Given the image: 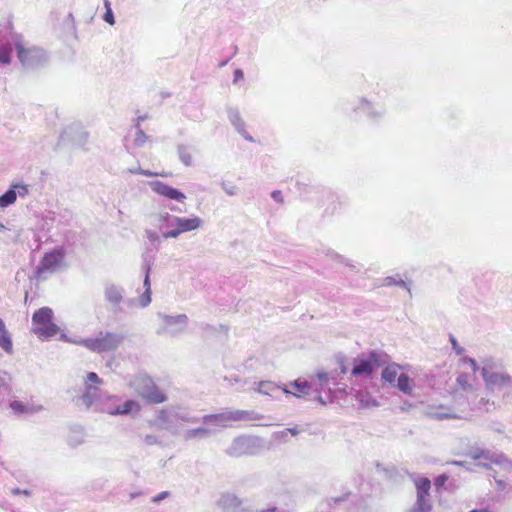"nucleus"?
Instances as JSON below:
<instances>
[{"label":"nucleus","mask_w":512,"mask_h":512,"mask_svg":"<svg viewBox=\"0 0 512 512\" xmlns=\"http://www.w3.org/2000/svg\"><path fill=\"white\" fill-rule=\"evenodd\" d=\"M172 408L175 426L179 422L191 424L202 422L205 425L225 428L228 427L229 422L260 419V416L257 413L247 410L225 411L216 414H206L203 417H197L192 415L186 408L179 406H172Z\"/></svg>","instance_id":"f257e3e1"},{"label":"nucleus","mask_w":512,"mask_h":512,"mask_svg":"<svg viewBox=\"0 0 512 512\" xmlns=\"http://www.w3.org/2000/svg\"><path fill=\"white\" fill-rule=\"evenodd\" d=\"M124 340L125 335L123 333L100 331L95 338L69 341L71 343L81 345L92 352L102 354L105 352L116 351Z\"/></svg>","instance_id":"f03ea898"},{"label":"nucleus","mask_w":512,"mask_h":512,"mask_svg":"<svg viewBox=\"0 0 512 512\" xmlns=\"http://www.w3.org/2000/svg\"><path fill=\"white\" fill-rule=\"evenodd\" d=\"M387 361L388 355L383 351L370 350L368 353H361L353 360L351 375L354 377H371Z\"/></svg>","instance_id":"7ed1b4c3"},{"label":"nucleus","mask_w":512,"mask_h":512,"mask_svg":"<svg viewBox=\"0 0 512 512\" xmlns=\"http://www.w3.org/2000/svg\"><path fill=\"white\" fill-rule=\"evenodd\" d=\"M103 296L110 310L115 315L124 312V306L128 309L138 307L136 298H126L125 289L119 284L106 282L103 286Z\"/></svg>","instance_id":"20e7f679"},{"label":"nucleus","mask_w":512,"mask_h":512,"mask_svg":"<svg viewBox=\"0 0 512 512\" xmlns=\"http://www.w3.org/2000/svg\"><path fill=\"white\" fill-rule=\"evenodd\" d=\"M491 369L490 360H486L481 374L487 388L494 393H502L503 397L509 396L512 393V377L507 373L493 372Z\"/></svg>","instance_id":"39448f33"},{"label":"nucleus","mask_w":512,"mask_h":512,"mask_svg":"<svg viewBox=\"0 0 512 512\" xmlns=\"http://www.w3.org/2000/svg\"><path fill=\"white\" fill-rule=\"evenodd\" d=\"M134 391L147 403L160 404L167 400V396L158 388L153 380L146 375H139L131 382Z\"/></svg>","instance_id":"423d86ee"},{"label":"nucleus","mask_w":512,"mask_h":512,"mask_svg":"<svg viewBox=\"0 0 512 512\" xmlns=\"http://www.w3.org/2000/svg\"><path fill=\"white\" fill-rule=\"evenodd\" d=\"M65 256L66 251L61 246L55 247L54 249L45 252L39 264L34 270L35 278L38 280L47 279L48 274H53L61 267Z\"/></svg>","instance_id":"0eeeda50"},{"label":"nucleus","mask_w":512,"mask_h":512,"mask_svg":"<svg viewBox=\"0 0 512 512\" xmlns=\"http://www.w3.org/2000/svg\"><path fill=\"white\" fill-rule=\"evenodd\" d=\"M53 317V310L49 307H41L33 313L34 333L40 339H48L58 333L59 327L53 322Z\"/></svg>","instance_id":"6e6552de"},{"label":"nucleus","mask_w":512,"mask_h":512,"mask_svg":"<svg viewBox=\"0 0 512 512\" xmlns=\"http://www.w3.org/2000/svg\"><path fill=\"white\" fill-rule=\"evenodd\" d=\"M263 447L262 440L256 436L242 435L233 439L231 445L226 449V454L231 457L255 455Z\"/></svg>","instance_id":"1a4fd4ad"},{"label":"nucleus","mask_w":512,"mask_h":512,"mask_svg":"<svg viewBox=\"0 0 512 512\" xmlns=\"http://www.w3.org/2000/svg\"><path fill=\"white\" fill-rule=\"evenodd\" d=\"M17 56L21 64L25 67H38L45 63V51L39 47H25L22 40L15 41Z\"/></svg>","instance_id":"9d476101"},{"label":"nucleus","mask_w":512,"mask_h":512,"mask_svg":"<svg viewBox=\"0 0 512 512\" xmlns=\"http://www.w3.org/2000/svg\"><path fill=\"white\" fill-rule=\"evenodd\" d=\"M158 317L162 319L164 324L157 330L158 335L167 334L172 337H176L182 334L188 325V317L186 314L171 316L159 313Z\"/></svg>","instance_id":"9b49d317"},{"label":"nucleus","mask_w":512,"mask_h":512,"mask_svg":"<svg viewBox=\"0 0 512 512\" xmlns=\"http://www.w3.org/2000/svg\"><path fill=\"white\" fill-rule=\"evenodd\" d=\"M86 130H62L57 142L58 149L74 150L84 148L88 140Z\"/></svg>","instance_id":"f8f14e48"},{"label":"nucleus","mask_w":512,"mask_h":512,"mask_svg":"<svg viewBox=\"0 0 512 512\" xmlns=\"http://www.w3.org/2000/svg\"><path fill=\"white\" fill-rule=\"evenodd\" d=\"M30 185L19 181L12 182L9 188L0 195V208L4 209L13 205L17 198L24 199L29 195Z\"/></svg>","instance_id":"ddd939ff"},{"label":"nucleus","mask_w":512,"mask_h":512,"mask_svg":"<svg viewBox=\"0 0 512 512\" xmlns=\"http://www.w3.org/2000/svg\"><path fill=\"white\" fill-rule=\"evenodd\" d=\"M154 257L153 256H144L143 257V265L142 271L144 273L143 287L144 292L136 298L137 306L140 308H145L151 303V282H150V273L153 266Z\"/></svg>","instance_id":"4468645a"},{"label":"nucleus","mask_w":512,"mask_h":512,"mask_svg":"<svg viewBox=\"0 0 512 512\" xmlns=\"http://www.w3.org/2000/svg\"><path fill=\"white\" fill-rule=\"evenodd\" d=\"M469 455L474 460L484 459L491 463L501 466L504 469H510L512 467V461H510L503 453L493 452L486 449H474L469 452Z\"/></svg>","instance_id":"2eb2a0df"},{"label":"nucleus","mask_w":512,"mask_h":512,"mask_svg":"<svg viewBox=\"0 0 512 512\" xmlns=\"http://www.w3.org/2000/svg\"><path fill=\"white\" fill-rule=\"evenodd\" d=\"M149 186L154 193L163 196L167 199L174 200L177 202H183L186 199L185 194L181 190L169 186L168 184L162 181H151L149 182Z\"/></svg>","instance_id":"dca6fc26"},{"label":"nucleus","mask_w":512,"mask_h":512,"mask_svg":"<svg viewBox=\"0 0 512 512\" xmlns=\"http://www.w3.org/2000/svg\"><path fill=\"white\" fill-rule=\"evenodd\" d=\"M147 135L144 130H129V133L124 136L123 145L125 149L130 152L136 148H142L147 142Z\"/></svg>","instance_id":"f3484780"},{"label":"nucleus","mask_w":512,"mask_h":512,"mask_svg":"<svg viewBox=\"0 0 512 512\" xmlns=\"http://www.w3.org/2000/svg\"><path fill=\"white\" fill-rule=\"evenodd\" d=\"M157 425L159 428L168 430L172 434L177 435L179 433L177 427L174 424L173 408L169 407L159 411L157 415Z\"/></svg>","instance_id":"a211bd4d"},{"label":"nucleus","mask_w":512,"mask_h":512,"mask_svg":"<svg viewBox=\"0 0 512 512\" xmlns=\"http://www.w3.org/2000/svg\"><path fill=\"white\" fill-rule=\"evenodd\" d=\"M170 220L176 222V226L180 229L182 233L197 230L203 224V221L198 216H192L189 218L178 217V218H170Z\"/></svg>","instance_id":"6ab92c4d"},{"label":"nucleus","mask_w":512,"mask_h":512,"mask_svg":"<svg viewBox=\"0 0 512 512\" xmlns=\"http://www.w3.org/2000/svg\"><path fill=\"white\" fill-rule=\"evenodd\" d=\"M101 391L98 386L92 385L91 383L85 382V390L80 400L86 408H90L93 405H96L100 398Z\"/></svg>","instance_id":"aec40b11"},{"label":"nucleus","mask_w":512,"mask_h":512,"mask_svg":"<svg viewBox=\"0 0 512 512\" xmlns=\"http://www.w3.org/2000/svg\"><path fill=\"white\" fill-rule=\"evenodd\" d=\"M140 408L141 407L137 401L129 399L123 404L118 405L116 408L107 411V413L110 415H130L133 412H139Z\"/></svg>","instance_id":"412c9836"},{"label":"nucleus","mask_w":512,"mask_h":512,"mask_svg":"<svg viewBox=\"0 0 512 512\" xmlns=\"http://www.w3.org/2000/svg\"><path fill=\"white\" fill-rule=\"evenodd\" d=\"M214 433V430L207 427L191 428L184 431L183 439L190 441L194 439H206Z\"/></svg>","instance_id":"4be33fe9"},{"label":"nucleus","mask_w":512,"mask_h":512,"mask_svg":"<svg viewBox=\"0 0 512 512\" xmlns=\"http://www.w3.org/2000/svg\"><path fill=\"white\" fill-rule=\"evenodd\" d=\"M218 504L223 509L236 510L241 506V500L232 493H225L221 495Z\"/></svg>","instance_id":"5701e85b"},{"label":"nucleus","mask_w":512,"mask_h":512,"mask_svg":"<svg viewBox=\"0 0 512 512\" xmlns=\"http://www.w3.org/2000/svg\"><path fill=\"white\" fill-rule=\"evenodd\" d=\"M399 369H401V366L396 363L387 365L382 370L381 379L391 385H394L398 376L400 375L398 374Z\"/></svg>","instance_id":"b1692460"},{"label":"nucleus","mask_w":512,"mask_h":512,"mask_svg":"<svg viewBox=\"0 0 512 512\" xmlns=\"http://www.w3.org/2000/svg\"><path fill=\"white\" fill-rule=\"evenodd\" d=\"M0 348L6 353L11 354L13 351L12 339L6 329L4 321L0 318Z\"/></svg>","instance_id":"393cba45"},{"label":"nucleus","mask_w":512,"mask_h":512,"mask_svg":"<svg viewBox=\"0 0 512 512\" xmlns=\"http://www.w3.org/2000/svg\"><path fill=\"white\" fill-rule=\"evenodd\" d=\"M393 386L397 387L406 395H412L414 384L412 379L407 374L401 373Z\"/></svg>","instance_id":"a878e982"},{"label":"nucleus","mask_w":512,"mask_h":512,"mask_svg":"<svg viewBox=\"0 0 512 512\" xmlns=\"http://www.w3.org/2000/svg\"><path fill=\"white\" fill-rule=\"evenodd\" d=\"M290 385L298 392V394L293 393V395L297 397L309 394L311 389V384L307 381L295 380L294 382H291ZM282 390L287 395L292 394V392L286 387L282 388Z\"/></svg>","instance_id":"bb28decb"},{"label":"nucleus","mask_w":512,"mask_h":512,"mask_svg":"<svg viewBox=\"0 0 512 512\" xmlns=\"http://www.w3.org/2000/svg\"><path fill=\"white\" fill-rule=\"evenodd\" d=\"M417 490V498L429 499V491L431 488V482L428 478L423 477L415 482Z\"/></svg>","instance_id":"cd10ccee"},{"label":"nucleus","mask_w":512,"mask_h":512,"mask_svg":"<svg viewBox=\"0 0 512 512\" xmlns=\"http://www.w3.org/2000/svg\"><path fill=\"white\" fill-rule=\"evenodd\" d=\"M465 392L455 391L453 394V402L455 406L462 412L472 409L470 407V402L468 401L467 396L464 395Z\"/></svg>","instance_id":"c85d7f7f"},{"label":"nucleus","mask_w":512,"mask_h":512,"mask_svg":"<svg viewBox=\"0 0 512 512\" xmlns=\"http://www.w3.org/2000/svg\"><path fill=\"white\" fill-rule=\"evenodd\" d=\"M430 499L417 498L415 504L407 512H431Z\"/></svg>","instance_id":"c756f323"},{"label":"nucleus","mask_w":512,"mask_h":512,"mask_svg":"<svg viewBox=\"0 0 512 512\" xmlns=\"http://www.w3.org/2000/svg\"><path fill=\"white\" fill-rule=\"evenodd\" d=\"M469 374L461 372L456 378L457 385L461 388V392H473V386L469 383Z\"/></svg>","instance_id":"7c9ffc66"},{"label":"nucleus","mask_w":512,"mask_h":512,"mask_svg":"<svg viewBox=\"0 0 512 512\" xmlns=\"http://www.w3.org/2000/svg\"><path fill=\"white\" fill-rule=\"evenodd\" d=\"M280 389V386L271 381H261L258 383L257 391L264 395H271L272 392Z\"/></svg>","instance_id":"2f4dec72"},{"label":"nucleus","mask_w":512,"mask_h":512,"mask_svg":"<svg viewBox=\"0 0 512 512\" xmlns=\"http://www.w3.org/2000/svg\"><path fill=\"white\" fill-rule=\"evenodd\" d=\"M356 398L360 403V406L364 408L378 405L377 401L368 393L359 392Z\"/></svg>","instance_id":"473e14b6"},{"label":"nucleus","mask_w":512,"mask_h":512,"mask_svg":"<svg viewBox=\"0 0 512 512\" xmlns=\"http://www.w3.org/2000/svg\"><path fill=\"white\" fill-rule=\"evenodd\" d=\"M170 218H178V216L171 215L168 212L159 214L158 221L161 229L173 228L176 226V222L170 220Z\"/></svg>","instance_id":"72a5a7b5"},{"label":"nucleus","mask_w":512,"mask_h":512,"mask_svg":"<svg viewBox=\"0 0 512 512\" xmlns=\"http://www.w3.org/2000/svg\"><path fill=\"white\" fill-rule=\"evenodd\" d=\"M177 150H178V155H179L180 161L185 166H191L192 165V156L188 152L187 146L180 144V145H178Z\"/></svg>","instance_id":"f704fd0d"},{"label":"nucleus","mask_w":512,"mask_h":512,"mask_svg":"<svg viewBox=\"0 0 512 512\" xmlns=\"http://www.w3.org/2000/svg\"><path fill=\"white\" fill-rule=\"evenodd\" d=\"M384 285L385 286H400L402 288H405L407 289L408 291H410V288H409V284L402 280L401 278H396V277H393V276H388L384 279Z\"/></svg>","instance_id":"c9c22d12"},{"label":"nucleus","mask_w":512,"mask_h":512,"mask_svg":"<svg viewBox=\"0 0 512 512\" xmlns=\"http://www.w3.org/2000/svg\"><path fill=\"white\" fill-rule=\"evenodd\" d=\"M9 406L15 414H22L31 411L27 405L19 400H13Z\"/></svg>","instance_id":"e433bc0d"},{"label":"nucleus","mask_w":512,"mask_h":512,"mask_svg":"<svg viewBox=\"0 0 512 512\" xmlns=\"http://www.w3.org/2000/svg\"><path fill=\"white\" fill-rule=\"evenodd\" d=\"M317 378H318L319 386H320L321 390H325L326 388H328V390L331 391V389L329 388V382L331 379V375L329 373L318 372Z\"/></svg>","instance_id":"4c0bfd02"},{"label":"nucleus","mask_w":512,"mask_h":512,"mask_svg":"<svg viewBox=\"0 0 512 512\" xmlns=\"http://www.w3.org/2000/svg\"><path fill=\"white\" fill-rule=\"evenodd\" d=\"M12 48L10 46L0 47V63L10 64L11 62Z\"/></svg>","instance_id":"58836bf2"},{"label":"nucleus","mask_w":512,"mask_h":512,"mask_svg":"<svg viewBox=\"0 0 512 512\" xmlns=\"http://www.w3.org/2000/svg\"><path fill=\"white\" fill-rule=\"evenodd\" d=\"M128 172L131 173V174H141V175H144V176H147V177L167 176V174H159L157 172H152L150 170L142 169L139 166L138 167H134V168H129Z\"/></svg>","instance_id":"ea45409f"},{"label":"nucleus","mask_w":512,"mask_h":512,"mask_svg":"<svg viewBox=\"0 0 512 512\" xmlns=\"http://www.w3.org/2000/svg\"><path fill=\"white\" fill-rule=\"evenodd\" d=\"M475 408L481 409L482 407L485 408V411L489 412L491 409L495 408L494 402L490 403V401L484 397H481L475 404Z\"/></svg>","instance_id":"a19ab883"},{"label":"nucleus","mask_w":512,"mask_h":512,"mask_svg":"<svg viewBox=\"0 0 512 512\" xmlns=\"http://www.w3.org/2000/svg\"><path fill=\"white\" fill-rule=\"evenodd\" d=\"M146 237L155 248H158L161 242V238L157 232L152 230H146Z\"/></svg>","instance_id":"79ce46f5"},{"label":"nucleus","mask_w":512,"mask_h":512,"mask_svg":"<svg viewBox=\"0 0 512 512\" xmlns=\"http://www.w3.org/2000/svg\"><path fill=\"white\" fill-rule=\"evenodd\" d=\"M221 187L224 192L229 196H235L238 193V187L235 184L223 181Z\"/></svg>","instance_id":"37998d69"},{"label":"nucleus","mask_w":512,"mask_h":512,"mask_svg":"<svg viewBox=\"0 0 512 512\" xmlns=\"http://www.w3.org/2000/svg\"><path fill=\"white\" fill-rule=\"evenodd\" d=\"M449 342L457 355L462 356L464 354L465 349L458 344L457 339L452 334L449 335Z\"/></svg>","instance_id":"c03bdc74"},{"label":"nucleus","mask_w":512,"mask_h":512,"mask_svg":"<svg viewBox=\"0 0 512 512\" xmlns=\"http://www.w3.org/2000/svg\"><path fill=\"white\" fill-rule=\"evenodd\" d=\"M92 385L98 386L103 384V380L95 372H89L86 376V381Z\"/></svg>","instance_id":"a18cd8bd"},{"label":"nucleus","mask_w":512,"mask_h":512,"mask_svg":"<svg viewBox=\"0 0 512 512\" xmlns=\"http://www.w3.org/2000/svg\"><path fill=\"white\" fill-rule=\"evenodd\" d=\"M105 6H106L107 10L103 16V19L110 25H113L115 23V20H114L113 12L110 8L109 1H107V0L105 1Z\"/></svg>","instance_id":"49530a36"},{"label":"nucleus","mask_w":512,"mask_h":512,"mask_svg":"<svg viewBox=\"0 0 512 512\" xmlns=\"http://www.w3.org/2000/svg\"><path fill=\"white\" fill-rule=\"evenodd\" d=\"M449 476L446 474V473H442L440 475H438L435 480H434V485L436 487V489H440L442 488L445 483L447 482Z\"/></svg>","instance_id":"de8ad7c7"},{"label":"nucleus","mask_w":512,"mask_h":512,"mask_svg":"<svg viewBox=\"0 0 512 512\" xmlns=\"http://www.w3.org/2000/svg\"><path fill=\"white\" fill-rule=\"evenodd\" d=\"M460 361L463 363V364H468L470 365L472 371L475 373L476 371H478L479 369V366L476 362V360L474 358H471V357H468V356H464L460 359Z\"/></svg>","instance_id":"09e8293b"},{"label":"nucleus","mask_w":512,"mask_h":512,"mask_svg":"<svg viewBox=\"0 0 512 512\" xmlns=\"http://www.w3.org/2000/svg\"><path fill=\"white\" fill-rule=\"evenodd\" d=\"M180 234H182V232L180 231L178 226H175V227L171 228V230L163 232L162 236H163V238L168 239V238H177Z\"/></svg>","instance_id":"8fccbe9b"},{"label":"nucleus","mask_w":512,"mask_h":512,"mask_svg":"<svg viewBox=\"0 0 512 512\" xmlns=\"http://www.w3.org/2000/svg\"><path fill=\"white\" fill-rule=\"evenodd\" d=\"M143 441L146 445L152 446V445H158L160 444V440L156 435L147 434L143 438Z\"/></svg>","instance_id":"3c124183"},{"label":"nucleus","mask_w":512,"mask_h":512,"mask_svg":"<svg viewBox=\"0 0 512 512\" xmlns=\"http://www.w3.org/2000/svg\"><path fill=\"white\" fill-rule=\"evenodd\" d=\"M331 259L333 260H336L340 263H343L347 266H351L348 261L341 255H339L338 253L334 252V251H329V253L327 254Z\"/></svg>","instance_id":"603ef678"},{"label":"nucleus","mask_w":512,"mask_h":512,"mask_svg":"<svg viewBox=\"0 0 512 512\" xmlns=\"http://www.w3.org/2000/svg\"><path fill=\"white\" fill-rule=\"evenodd\" d=\"M271 197L272 199L279 203V204H283L284 203V198H283V195H282V192L280 190H274L271 192Z\"/></svg>","instance_id":"864d4df0"},{"label":"nucleus","mask_w":512,"mask_h":512,"mask_svg":"<svg viewBox=\"0 0 512 512\" xmlns=\"http://www.w3.org/2000/svg\"><path fill=\"white\" fill-rule=\"evenodd\" d=\"M299 432L300 431L298 430V428L293 427V428H286V429L280 431V434L288 435L290 433L292 436H297L299 434Z\"/></svg>","instance_id":"5fc2aeb1"},{"label":"nucleus","mask_w":512,"mask_h":512,"mask_svg":"<svg viewBox=\"0 0 512 512\" xmlns=\"http://www.w3.org/2000/svg\"><path fill=\"white\" fill-rule=\"evenodd\" d=\"M169 495V492L168 491H163L159 494H157L156 496L153 497L152 501L154 503H159L160 501L164 500L166 497H168Z\"/></svg>","instance_id":"6e6d98bb"},{"label":"nucleus","mask_w":512,"mask_h":512,"mask_svg":"<svg viewBox=\"0 0 512 512\" xmlns=\"http://www.w3.org/2000/svg\"><path fill=\"white\" fill-rule=\"evenodd\" d=\"M447 464L461 466V467H464L466 470H471V467H470L471 464L468 462H465V461H451V462H447Z\"/></svg>","instance_id":"4d7b16f0"},{"label":"nucleus","mask_w":512,"mask_h":512,"mask_svg":"<svg viewBox=\"0 0 512 512\" xmlns=\"http://www.w3.org/2000/svg\"><path fill=\"white\" fill-rule=\"evenodd\" d=\"M239 134L247 141L254 142V138L249 134L248 130H237Z\"/></svg>","instance_id":"13d9d810"},{"label":"nucleus","mask_w":512,"mask_h":512,"mask_svg":"<svg viewBox=\"0 0 512 512\" xmlns=\"http://www.w3.org/2000/svg\"><path fill=\"white\" fill-rule=\"evenodd\" d=\"M493 477H494V479L496 481L498 490H504L506 488V482L504 480H501V479H496L495 476H493Z\"/></svg>","instance_id":"bf43d9fd"},{"label":"nucleus","mask_w":512,"mask_h":512,"mask_svg":"<svg viewBox=\"0 0 512 512\" xmlns=\"http://www.w3.org/2000/svg\"><path fill=\"white\" fill-rule=\"evenodd\" d=\"M438 419H448V418H457L456 415L447 414V413H438L437 414Z\"/></svg>","instance_id":"052dcab7"},{"label":"nucleus","mask_w":512,"mask_h":512,"mask_svg":"<svg viewBox=\"0 0 512 512\" xmlns=\"http://www.w3.org/2000/svg\"><path fill=\"white\" fill-rule=\"evenodd\" d=\"M234 76H235V81L239 80V79H242L243 78V72L242 70L240 69H237L235 72H234Z\"/></svg>","instance_id":"680f3d73"},{"label":"nucleus","mask_w":512,"mask_h":512,"mask_svg":"<svg viewBox=\"0 0 512 512\" xmlns=\"http://www.w3.org/2000/svg\"><path fill=\"white\" fill-rule=\"evenodd\" d=\"M339 365H340V367H339L340 368V373L346 374L348 369H347V366L344 364V362L340 361Z\"/></svg>","instance_id":"e2e57ef3"},{"label":"nucleus","mask_w":512,"mask_h":512,"mask_svg":"<svg viewBox=\"0 0 512 512\" xmlns=\"http://www.w3.org/2000/svg\"><path fill=\"white\" fill-rule=\"evenodd\" d=\"M5 375H6V372L0 371V388L2 386H4V384H5Z\"/></svg>","instance_id":"0e129e2a"},{"label":"nucleus","mask_w":512,"mask_h":512,"mask_svg":"<svg viewBox=\"0 0 512 512\" xmlns=\"http://www.w3.org/2000/svg\"><path fill=\"white\" fill-rule=\"evenodd\" d=\"M11 493H12L13 495H21V493H22V489H20V488H13V489L11 490Z\"/></svg>","instance_id":"69168bd1"},{"label":"nucleus","mask_w":512,"mask_h":512,"mask_svg":"<svg viewBox=\"0 0 512 512\" xmlns=\"http://www.w3.org/2000/svg\"><path fill=\"white\" fill-rule=\"evenodd\" d=\"M469 512H491L488 508H482V509H473Z\"/></svg>","instance_id":"338daca9"},{"label":"nucleus","mask_w":512,"mask_h":512,"mask_svg":"<svg viewBox=\"0 0 512 512\" xmlns=\"http://www.w3.org/2000/svg\"><path fill=\"white\" fill-rule=\"evenodd\" d=\"M278 508L276 506H271L267 509V512H277Z\"/></svg>","instance_id":"774afa93"}]
</instances>
